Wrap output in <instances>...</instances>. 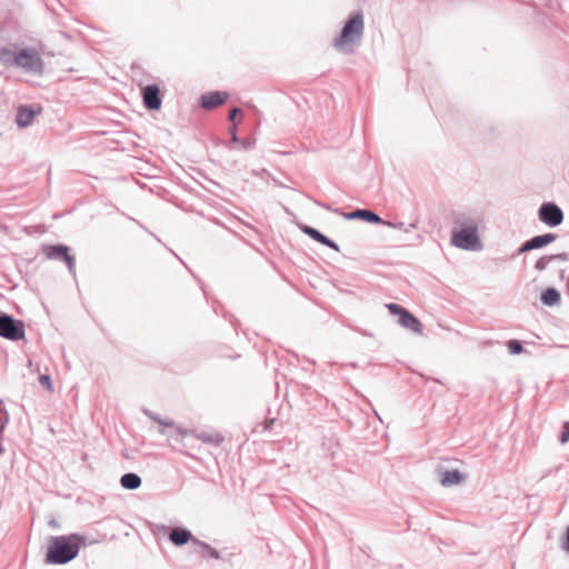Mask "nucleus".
I'll return each instance as SVG.
<instances>
[{"instance_id":"obj_1","label":"nucleus","mask_w":569,"mask_h":569,"mask_svg":"<svg viewBox=\"0 0 569 569\" xmlns=\"http://www.w3.org/2000/svg\"><path fill=\"white\" fill-rule=\"evenodd\" d=\"M86 537L79 533L52 536L46 553V562L50 565H66L77 558L81 546L87 543Z\"/></svg>"},{"instance_id":"obj_2","label":"nucleus","mask_w":569,"mask_h":569,"mask_svg":"<svg viewBox=\"0 0 569 569\" xmlns=\"http://www.w3.org/2000/svg\"><path fill=\"white\" fill-rule=\"evenodd\" d=\"M363 18L361 13L350 16L340 34L335 39V47L345 52H350L360 41L363 33Z\"/></svg>"},{"instance_id":"obj_3","label":"nucleus","mask_w":569,"mask_h":569,"mask_svg":"<svg viewBox=\"0 0 569 569\" xmlns=\"http://www.w3.org/2000/svg\"><path fill=\"white\" fill-rule=\"evenodd\" d=\"M452 244L461 249H476L480 247L478 228L473 224H467L453 231Z\"/></svg>"},{"instance_id":"obj_4","label":"nucleus","mask_w":569,"mask_h":569,"mask_svg":"<svg viewBox=\"0 0 569 569\" xmlns=\"http://www.w3.org/2000/svg\"><path fill=\"white\" fill-rule=\"evenodd\" d=\"M24 323L7 313L0 315V337L18 341L24 338Z\"/></svg>"},{"instance_id":"obj_5","label":"nucleus","mask_w":569,"mask_h":569,"mask_svg":"<svg viewBox=\"0 0 569 569\" xmlns=\"http://www.w3.org/2000/svg\"><path fill=\"white\" fill-rule=\"evenodd\" d=\"M389 312L393 316H399L398 323L418 335H422V325L420 320L410 313L407 309L397 303L386 305Z\"/></svg>"},{"instance_id":"obj_6","label":"nucleus","mask_w":569,"mask_h":569,"mask_svg":"<svg viewBox=\"0 0 569 569\" xmlns=\"http://www.w3.org/2000/svg\"><path fill=\"white\" fill-rule=\"evenodd\" d=\"M17 67L27 72L40 74L43 71V61L36 49H20Z\"/></svg>"},{"instance_id":"obj_7","label":"nucleus","mask_w":569,"mask_h":569,"mask_svg":"<svg viewBox=\"0 0 569 569\" xmlns=\"http://www.w3.org/2000/svg\"><path fill=\"white\" fill-rule=\"evenodd\" d=\"M539 218L549 226H558L563 220L561 209L553 203H543L539 210Z\"/></svg>"},{"instance_id":"obj_8","label":"nucleus","mask_w":569,"mask_h":569,"mask_svg":"<svg viewBox=\"0 0 569 569\" xmlns=\"http://www.w3.org/2000/svg\"><path fill=\"white\" fill-rule=\"evenodd\" d=\"M42 112V107L36 104L32 107L20 106L17 110L16 122L20 128H26L33 121L34 117Z\"/></svg>"},{"instance_id":"obj_9","label":"nucleus","mask_w":569,"mask_h":569,"mask_svg":"<svg viewBox=\"0 0 569 569\" xmlns=\"http://www.w3.org/2000/svg\"><path fill=\"white\" fill-rule=\"evenodd\" d=\"M142 98L146 108L159 110L161 107L160 89L156 84H149L142 90Z\"/></svg>"},{"instance_id":"obj_10","label":"nucleus","mask_w":569,"mask_h":569,"mask_svg":"<svg viewBox=\"0 0 569 569\" xmlns=\"http://www.w3.org/2000/svg\"><path fill=\"white\" fill-rule=\"evenodd\" d=\"M229 94L222 91L208 92L201 97V107L211 110L223 104Z\"/></svg>"},{"instance_id":"obj_11","label":"nucleus","mask_w":569,"mask_h":569,"mask_svg":"<svg viewBox=\"0 0 569 569\" xmlns=\"http://www.w3.org/2000/svg\"><path fill=\"white\" fill-rule=\"evenodd\" d=\"M169 539L174 546L181 547L189 541L192 542V540L196 538L192 536L190 530L181 527H176L170 531Z\"/></svg>"},{"instance_id":"obj_12","label":"nucleus","mask_w":569,"mask_h":569,"mask_svg":"<svg viewBox=\"0 0 569 569\" xmlns=\"http://www.w3.org/2000/svg\"><path fill=\"white\" fill-rule=\"evenodd\" d=\"M348 220L361 219L370 223H382L381 218L370 210L358 209L352 212L342 213Z\"/></svg>"},{"instance_id":"obj_13","label":"nucleus","mask_w":569,"mask_h":569,"mask_svg":"<svg viewBox=\"0 0 569 569\" xmlns=\"http://www.w3.org/2000/svg\"><path fill=\"white\" fill-rule=\"evenodd\" d=\"M48 260L64 262L70 273L74 276V258L69 251H44Z\"/></svg>"},{"instance_id":"obj_14","label":"nucleus","mask_w":569,"mask_h":569,"mask_svg":"<svg viewBox=\"0 0 569 569\" xmlns=\"http://www.w3.org/2000/svg\"><path fill=\"white\" fill-rule=\"evenodd\" d=\"M557 236L555 233H546L542 236L533 237L527 241L520 249H539L541 247L550 244Z\"/></svg>"},{"instance_id":"obj_15","label":"nucleus","mask_w":569,"mask_h":569,"mask_svg":"<svg viewBox=\"0 0 569 569\" xmlns=\"http://www.w3.org/2000/svg\"><path fill=\"white\" fill-rule=\"evenodd\" d=\"M439 472L441 475L440 483L443 487H451L453 485H458L463 478V476L458 470H439Z\"/></svg>"},{"instance_id":"obj_16","label":"nucleus","mask_w":569,"mask_h":569,"mask_svg":"<svg viewBox=\"0 0 569 569\" xmlns=\"http://www.w3.org/2000/svg\"><path fill=\"white\" fill-rule=\"evenodd\" d=\"M141 483H142V480H141L140 476H138L134 472L124 473L120 478V485L122 486V488H124L127 490H136L141 486Z\"/></svg>"},{"instance_id":"obj_17","label":"nucleus","mask_w":569,"mask_h":569,"mask_svg":"<svg viewBox=\"0 0 569 569\" xmlns=\"http://www.w3.org/2000/svg\"><path fill=\"white\" fill-rule=\"evenodd\" d=\"M18 51L11 48H2L0 50V62L4 67H17L18 63Z\"/></svg>"},{"instance_id":"obj_18","label":"nucleus","mask_w":569,"mask_h":569,"mask_svg":"<svg viewBox=\"0 0 569 569\" xmlns=\"http://www.w3.org/2000/svg\"><path fill=\"white\" fill-rule=\"evenodd\" d=\"M192 543L199 548L198 552L201 555V557H203V558L210 557L213 559L220 558L219 551L217 549L212 548L207 542L200 541L199 539H193Z\"/></svg>"},{"instance_id":"obj_19","label":"nucleus","mask_w":569,"mask_h":569,"mask_svg":"<svg viewBox=\"0 0 569 569\" xmlns=\"http://www.w3.org/2000/svg\"><path fill=\"white\" fill-rule=\"evenodd\" d=\"M560 299L561 296L559 291L555 288H548L541 295L542 303L549 307L557 305L560 301Z\"/></svg>"},{"instance_id":"obj_20","label":"nucleus","mask_w":569,"mask_h":569,"mask_svg":"<svg viewBox=\"0 0 569 569\" xmlns=\"http://www.w3.org/2000/svg\"><path fill=\"white\" fill-rule=\"evenodd\" d=\"M194 437L204 443H211L214 446H219L223 441V438L219 433H211L207 431L196 432Z\"/></svg>"},{"instance_id":"obj_21","label":"nucleus","mask_w":569,"mask_h":569,"mask_svg":"<svg viewBox=\"0 0 569 569\" xmlns=\"http://www.w3.org/2000/svg\"><path fill=\"white\" fill-rule=\"evenodd\" d=\"M307 234H309L312 239H315L316 241L327 246V247H330L332 249H338V247L332 243L327 237H325L323 234H321L319 231H317L316 229H312L310 227H303L302 229Z\"/></svg>"},{"instance_id":"obj_22","label":"nucleus","mask_w":569,"mask_h":569,"mask_svg":"<svg viewBox=\"0 0 569 569\" xmlns=\"http://www.w3.org/2000/svg\"><path fill=\"white\" fill-rule=\"evenodd\" d=\"M567 257L565 253H558V254H551V256H543L541 257L537 262H536V269L537 270H545L547 268V266L552 261V260H566Z\"/></svg>"},{"instance_id":"obj_23","label":"nucleus","mask_w":569,"mask_h":569,"mask_svg":"<svg viewBox=\"0 0 569 569\" xmlns=\"http://www.w3.org/2000/svg\"><path fill=\"white\" fill-rule=\"evenodd\" d=\"M507 347L511 355H520L523 351L521 342L516 339L509 340Z\"/></svg>"},{"instance_id":"obj_24","label":"nucleus","mask_w":569,"mask_h":569,"mask_svg":"<svg viewBox=\"0 0 569 569\" xmlns=\"http://www.w3.org/2000/svg\"><path fill=\"white\" fill-rule=\"evenodd\" d=\"M569 441V422H565L560 435V442L563 445Z\"/></svg>"},{"instance_id":"obj_25","label":"nucleus","mask_w":569,"mask_h":569,"mask_svg":"<svg viewBox=\"0 0 569 569\" xmlns=\"http://www.w3.org/2000/svg\"><path fill=\"white\" fill-rule=\"evenodd\" d=\"M39 382L42 387H46L48 389H51L52 388V382H51V378L50 376L48 375H41L39 377Z\"/></svg>"},{"instance_id":"obj_26","label":"nucleus","mask_w":569,"mask_h":569,"mask_svg":"<svg viewBox=\"0 0 569 569\" xmlns=\"http://www.w3.org/2000/svg\"><path fill=\"white\" fill-rule=\"evenodd\" d=\"M561 548L565 551L569 552V527H567V529H566L565 537H563V539L561 541Z\"/></svg>"},{"instance_id":"obj_27","label":"nucleus","mask_w":569,"mask_h":569,"mask_svg":"<svg viewBox=\"0 0 569 569\" xmlns=\"http://www.w3.org/2000/svg\"><path fill=\"white\" fill-rule=\"evenodd\" d=\"M238 114L242 116L241 110H240V109H238V108H233V109L230 111V113H229V120H230V121H232V122H234V121H236V117H237ZM241 118H242V117H240V119H241Z\"/></svg>"},{"instance_id":"obj_28","label":"nucleus","mask_w":569,"mask_h":569,"mask_svg":"<svg viewBox=\"0 0 569 569\" xmlns=\"http://www.w3.org/2000/svg\"><path fill=\"white\" fill-rule=\"evenodd\" d=\"M144 413H146L150 419H152L153 421H156V422H158V423H162V419H161L158 415L153 413L152 411L144 410Z\"/></svg>"},{"instance_id":"obj_29","label":"nucleus","mask_w":569,"mask_h":569,"mask_svg":"<svg viewBox=\"0 0 569 569\" xmlns=\"http://www.w3.org/2000/svg\"><path fill=\"white\" fill-rule=\"evenodd\" d=\"M177 432L182 436V437H186L187 435H193L194 436V431H189L187 429H183V428H177Z\"/></svg>"},{"instance_id":"obj_30","label":"nucleus","mask_w":569,"mask_h":569,"mask_svg":"<svg viewBox=\"0 0 569 569\" xmlns=\"http://www.w3.org/2000/svg\"><path fill=\"white\" fill-rule=\"evenodd\" d=\"M236 130H237V126L236 123L230 128V133L232 136V140L233 141H237V136H236Z\"/></svg>"},{"instance_id":"obj_31","label":"nucleus","mask_w":569,"mask_h":569,"mask_svg":"<svg viewBox=\"0 0 569 569\" xmlns=\"http://www.w3.org/2000/svg\"><path fill=\"white\" fill-rule=\"evenodd\" d=\"M161 425L164 426V427H171V426H173V421L172 420H163L162 419V423Z\"/></svg>"},{"instance_id":"obj_32","label":"nucleus","mask_w":569,"mask_h":569,"mask_svg":"<svg viewBox=\"0 0 569 569\" xmlns=\"http://www.w3.org/2000/svg\"><path fill=\"white\" fill-rule=\"evenodd\" d=\"M49 526L51 528H58V522L56 520H51V521H49Z\"/></svg>"},{"instance_id":"obj_33","label":"nucleus","mask_w":569,"mask_h":569,"mask_svg":"<svg viewBox=\"0 0 569 569\" xmlns=\"http://www.w3.org/2000/svg\"><path fill=\"white\" fill-rule=\"evenodd\" d=\"M53 249L59 250V249H63V248L62 247H54Z\"/></svg>"},{"instance_id":"obj_34","label":"nucleus","mask_w":569,"mask_h":569,"mask_svg":"<svg viewBox=\"0 0 569 569\" xmlns=\"http://www.w3.org/2000/svg\"><path fill=\"white\" fill-rule=\"evenodd\" d=\"M3 449L0 447V455L2 453Z\"/></svg>"}]
</instances>
